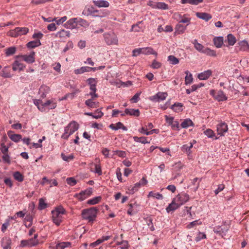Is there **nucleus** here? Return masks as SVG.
<instances>
[{"mask_svg":"<svg viewBox=\"0 0 249 249\" xmlns=\"http://www.w3.org/2000/svg\"><path fill=\"white\" fill-rule=\"evenodd\" d=\"M78 127L79 124L76 123V122H71L67 126L65 127L64 132L61 136L62 138L64 139H68L69 136H70L71 134H73V133L78 129Z\"/></svg>","mask_w":249,"mask_h":249,"instance_id":"5","label":"nucleus"},{"mask_svg":"<svg viewBox=\"0 0 249 249\" xmlns=\"http://www.w3.org/2000/svg\"><path fill=\"white\" fill-rule=\"evenodd\" d=\"M229 45L233 46L236 42V39L232 34H230L227 36Z\"/></svg>","mask_w":249,"mask_h":249,"instance_id":"41","label":"nucleus"},{"mask_svg":"<svg viewBox=\"0 0 249 249\" xmlns=\"http://www.w3.org/2000/svg\"><path fill=\"white\" fill-rule=\"evenodd\" d=\"M47 206V204L43 198H41L39 199V205L38 209L39 210H44Z\"/></svg>","mask_w":249,"mask_h":249,"instance_id":"57","label":"nucleus"},{"mask_svg":"<svg viewBox=\"0 0 249 249\" xmlns=\"http://www.w3.org/2000/svg\"><path fill=\"white\" fill-rule=\"evenodd\" d=\"M196 16L197 17L199 18L202 19L203 20L208 21L212 18V15H210L209 13H196Z\"/></svg>","mask_w":249,"mask_h":249,"instance_id":"30","label":"nucleus"},{"mask_svg":"<svg viewBox=\"0 0 249 249\" xmlns=\"http://www.w3.org/2000/svg\"><path fill=\"white\" fill-rule=\"evenodd\" d=\"M29 31L28 27H16L14 30H10L8 35L11 37H18L19 36L27 34Z\"/></svg>","mask_w":249,"mask_h":249,"instance_id":"7","label":"nucleus"},{"mask_svg":"<svg viewBox=\"0 0 249 249\" xmlns=\"http://www.w3.org/2000/svg\"><path fill=\"white\" fill-rule=\"evenodd\" d=\"M185 73L186 74L185 77V83L186 85L191 83L193 80L192 74L188 71H185Z\"/></svg>","mask_w":249,"mask_h":249,"instance_id":"37","label":"nucleus"},{"mask_svg":"<svg viewBox=\"0 0 249 249\" xmlns=\"http://www.w3.org/2000/svg\"><path fill=\"white\" fill-rule=\"evenodd\" d=\"M216 130L220 136H224L225 133L228 131V125L225 122H220L217 125Z\"/></svg>","mask_w":249,"mask_h":249,"instance_id":"12","label":"nucleus"},{"mask_svg":"<svg viewBox=\"0 0 249 249\" xmlns=\"http://www.w3.org/2000/svg\"><path fill=\"white\" fill-rule=\"evenodd\" d=\"M206 234L204 233H201V232H199V233H198L196 237V239H195V240L196 241H199L200 240H201V239H206Z\"/></svg>","mask_w":249,"mask_h":249,"instance_id":"61","label":"nucleus"},{"mask_svg":"<svg viewBox=\"0 0 249 249\" xmlns=\"http://www.w3.org/2000/svg\"><path fill=\"white\" fill-rule=\"evenodd\" d=\"M92 193V189L91 188H88V189L85 190L83 191L80 192L79 193H77L74 195L75 198H77L79 200H83L85 199L88 198L91 195Z\"/></svg>","mask_w":249,"mask_h":249,"instance_id":"10","label":"nucleus"},{"mask_svg":"<svg viewBox=\"0 0 249 249\" xmlns=\"http://www.w3.org/2000/svg\"><path fill=\"white\" fill-rule=\"evenodd\" d=\"M35 52H32L29 54H23L17 56L18 58H21L22 60L28 63H33L35 61Z\"/></svg>","mask_w":249,"mask_h":249,"instance_id":"13","label":"nucleus"},{"mask_svg":"<svg viewBox=\"0 0 249 249\" xmlns=\"http://www.w3.org/2000/svg\"><path fill=\"white\" fill-rule=\"evenodd\" d=\"M213 41L216 47L220 48L223 44V37H215Z\"/></svg>","mask_w":249,"mask_h":249,"instance_id":"31","label":"nucleus"},{"mask_svg":"<svg viewBox=\"0 0 249 249\" xmlns=\"http://www.w3.org/2000/svg\"><path fill=\"white\" fill-rule=\"evenodd\" d=\"M93 2L95 6L98 7H108L109 6V2L105 0H97V1L94 0Z\"/></svg>","mask_w":249,"mask_h":249,"instance_id":"23","label":"nucleus"},{"mask_svg":"<svg viewBox=\"0 0 249 249\" xmlns=\"http://www.w3.org/2000/svg\"><path fill=\"white\" fill-rule=\"evenodd\" d=\"M61 157L64 161H70L71 160H72L74 158V155L73 154H70L68 156L66 155L64 153H62L60 155Z\"/></svg>","mask_w":249,"mask_h":249,"instance_id":"44","label":"nucleus"},{"mask_svg":"<svg viewBox=\"0 0 249 249\" xmlns=\"http://www.w3.org/2000/svg\"><path fill=\"white\" fill-rule=\"evenodd\" d=\"M104 36L105 41L108 45H112V44L117 45V44H118V37L114 32L105 33Z\"/></svg>","mask_w":249,"mask_h":249,"instance_id":"6","label":"nucleus"},{"mask_svg":"<svg viewBox=\"0 0 249 249\" xmlns=\"http://www.w3.org/2000/svg\"><path fill=\"white\" fill-rule=\"evenodd\" d=\"M88 84L89 85V89L90 90L97 91L96 85L97 84V79L95 78H89L87 80Z\"/></svg>","mask_w":249,"mask_h":249,"instance_id":"20","label":"nucleus"},{"mask_svg":"<svg viewBox=\"0 0 249 249\" xmlns=\"http://www.w3.org/2000/svg\"><path fill=\"white\" fill-rule=\"evenodd\" d=\"M16 51V48L15 47H9L5 50V53L7 56H10L14 54Z\"/></svg>","mask_w":249,"mask_h":249,"instance_id":"58","label":"nucleus"},{"mask_svg":"<svg viewBox=\"0 0 249 249\" xmlns=\"http://www.w3.org/2000/svg\"><path fill=\"white\" fill-rule=\"evenodd\" d=\"M133 139L135 142H142L143 144H145V143H149V142H148L147 141L146 137H134Z\"/></svg>","mask_w":249,"mask_h":249,"instance_id":"51","label":"nucleus"},{"mask_svg":"<svg viewBox=\"0 0 249 249\" xmlns=\"http://www.w3.org/2000/svg\"><path fill=\"white\" fill-rule=\"evenodd\" d=\"M8 135L9 137L14 142H18L22 139V137L19 134H12L11 132H8Z\"/></svg>","mask_w":249,"mask_h":249,"instance_id":"27","label":"nucleus"},{"mask_svg":"<svg viewBox=\"0 0 249 249\" xmlns=\"http://www.w3.org/2000/svg\"><path fill=\"white\" fill-rule=\"evenodd\" d=\"M178 208V205L177 201V196H176L175 198H173L172 200V202L169 204V206L167 207L166 208V211L167 212H172V211H175L177 210Z\"/></svg>","mask_w":249,"mask_h":249,"instance_id":"17","label":"nucleus"},{"mask_svg":"<svg viewBox=\"0 0 249 249\" xmlns=\"http://www.w3.org/2000/svg\"><path fill=\"white\" fill-rule=\"evenodd\" d=\"M177 201L178 203V207H180L181 205H183L185 202L188 201L189 199V195L186 193H181L177 196Z\"/></svg>","mask_w":249,"mask_h":249,"instance_id":"15","label":"nucleus"},{"mask_svg":"<svg viewBox=\"0 0 249 249\" xmlns=\"http://www.w3.org/2000/svg\"><path fill=\"white\" fill-rule=\"evenodd\" d=\"M38 235L37 234L34 235V238L30 239L29 240H23L20 242V247H32V246H36L38 244V241L37 240Z\"/></svg>","mask_w":249,"mask_h":249,"instance_id":"9","label":"nucleus"},{"mask_svg":"<svg viewBox=\"0 0 249 249\" xmlns=\"http://www.w3.org/2000/svg\"><path fill=\"white\" fill-rule=\"evenodd\" d=\"M210 94L215 100L218 101H224L226 100L227 99L226 95L221 90H219V91H215L214 90H211L210 91Z\"/></svg>","mask_w":249,"mask_h":249,"instance_id":"11","label":"nucleus"},{"mask_svg":"<svg viewBox=\"0 0 249 249\" xmlns=\"http://www.w3.org/2000/svg\"><path fill=\"white\" fill-rule=\"evenodd\" d=\"M71 243L69 242H61L57 244V249H64L65 248H70Z\"/></svg>","mask_w":249,"mask_h":249,"instance_id":"49","label":"nucleus"},{"mask_svg":"<svg viewBox=\"0 0 249 249\" xmlns=\"http://www.w3.org/2000/svg\"><path fill=\"white\" fill-rule=\"evenodd\" d=\"M144 27L142 25V21L138 22L137 24L132 25L131 31H135V32H140V31H143Z\"/></svg>","mask_w":249,"mask_h":249,"instance_id":"26","label":"nucleus"},{"mask_svg":"<svg viewBox=\"0 0 249 249\" xmlns=\"http://www.w3.org/2000/svg\"><path fill=\"white\" fill-rule=\"evenodd\" d=\"M182 107L183 105L181 103H175L174 105H172V109L176 112L181 111V110H182Z\"/></svg>","mask_w":249,"mask_h":249,"instance_id":"50","label":"nucleus"},{"mask_svg":"<svg viewBox=\"0 0 249 249\" xmlns=\"http://www.w3.org/2000/svg\"><path fill=\"white\" fill-rule=\"evenodd\" d=\"M186 29V27L181 25L180 23L177 24L175 27V31L178 34H183Z\"/></svg>","mask_w":249,"mask_h":249,"instance_id":"39","label":"nucleus"},{"mask_svg":"<svg viewBox=\"0 0 249 249\" xmlns=\"http://www.w3.org/2000/svg\"><path fill=\"white\" fill-rule=\"evenodd\" d=\"M204 134L210 138H212L214 135V132L211 129H207L204 131Z\"/></svg>","mask_w":249,"mask_h":249,"instance_id":"63","label":"nucleus"},{"mask_svg":"<svg viewBox=\"0 0 249 249\" xmlns=\"http://www.w3.org/2000/svg\"><path fill=\"white\" fill-rule=\"evenodd\" d=\"M178 17L180 19L179 20V22H182L183 23H187V25L189 24L190 22V18H188L185 16V15H183V17L181 16L178 13L174 14V18H177V17Z\"/></svg>","mask_w":249,"mask_h":249,"instance_id":"25","label":"nucleus"},{"mask_svg":"<svg viewBox=\"0 0 249 249\" xmlns=\"http://www.w3.org/2000/svg\"><path fill=\"white\" fill-rule=\"evenodd\" d=\"M193 123L191 120L190 119H186V120H184L183 121L181 124V126L182 127H188L189 126L193 125Z\"/></svg>","mask_w":249,"mask_h":249,"instance_id":"53","label":"nucleus"},{"mask_svg":"<svg viewBox=\"0 0 249 249\" xmlns=\"http://www.w3.org/2000/svg\"><path fill=\"white\" fill-rule=\"evenodd\" d=\"M26 66L23 63L21 62L19 60H15L12 65V69L14 71L16 70H23Z\"/></svg>","mask_w":249,"mask_h":249,"instance_id":"19","label":"nucleus"},{"mask_svg":"<svg viewBox=\"0 0 249 249\" xmlns=\"http://www.w3.org/2000/svg\"><path fill=\"white\" fill-rule=\"evenodd\" d=\"M239 45L241 51H246L249 50V44H248L247 41H241L239 43Z\"/></svg>","mask_w":249,"mask_h":249,"instance_id":"36","label":"nucleus"},{"mask_svg":"<svg viewBox=\"0 0 249 249\" xmlns=\"http://www.w3.org/2000/svg\"><path fill=\"white\" fill-rule=\"evenodd\" d=\"M52 219L56 225H60L61 222L63 220L66 210L62 206L57 207L55 210H52Z\"/></svg>","mask_w":249,"mask_h":249,"instance_id":"2","label":"nucleus"},{"mask_svg":"<svg viewBox=\"0 0 249 249\" xmlns=\"http://www.w3.org/2000/svg\"><path fill=\"white\" fill-rule=\"evenodd\" d=\"M12 244V240L9 237H3L1 240V246L3 249H11L10 246Z\"/></svg>","mask_w":249,"mask_h":249,"instance_id":"22","label":"nucleus"},{"mask_svg":"<svg viewBox=\"0 0 249 249\" xmlns=\"http://www.w3.org/2000/svg\"><path fill=\"white\" fill-rule=\"evenodd\" d=\"M213 231L215 233L220 234L222 236H223V233L224 232V231L223 229L220 227H215L213 229Z\"/></svg>","mask_w":249,"mask_h":249,"instance_id":"62","label":"nucleus"},{"mask_svg":"<svg viewBox=\"0 0 249 249\" xmlns=\"http://www.w3.org/2000/svg\"><path fill=\"white\" fill-rule=\"evenodd\" d=\"M194 48L199 52L204 53L209 56H216V54L214 51L210 49V48H206L204 47L201 44L199 43L197 40H194L193 41Z\"/></svg>","mask_w":249,"mask_h":249,"instance_id":"4","label":"nucleus"},{"mask_svg":"<svg viewBox=\"0 0 249 249\" xmlns=\"http://www.w3.org/2000/svg\"><path fill=\"white\" fill-rule=\"evenodd\" d=\"M71 35L70 31L61 30L55 34V36L59 37L61 39H65L66 37H69Z\"/></svg>","mask_w":249,"mask_h":249,"instance_id":"21","label":"nucleus"},{"mask_svg":"<svg viewBox=\"0 0 249 249\" xmlns=\"http://www.w3.org/2000/svg\"><path fill=\"white\" fill-rule=\"evenodd\" d=\"M79 24L81 27H87L89 24L87 20L83 19L82 18H77V24Z\"/></svg>","mask_w":249,"mask_h":249,"instance_id":"48","label":"nucleus"},{"mask_svg":"<svg viewBox=\"0 0 249 249\" xmlns=\"http://www.w3.org/2000/svg\"><path fill=\"white\" fill-rule=\"evenodd\" d=\"M110 237L111 236H109V235H107V236H103L101 238H99L95 241V242L91 243L90 246H91L92 247H94V246L101 244V243L103 242V241L108 240Z\"/></svg>","mask_w":249,"mask_h":249,"instance_id":"34","label":"nucleus"},{"mask_svg":"<svg viewBox=\"0 0 249 249\" xmlns=\"http://www.w3.org/2000/svg\"><path fill=\"white\" fill-rule=\"evenodd\" d=\"M77 18H71L68 20L64 24V26L67 29H73L77 28Z\"/></svg>","mask_w":249,"mask_h":249,"instance_id":"16","label":"nucleus"},{"mask_svg":"<svg viewBox=\"0 0 249 249\" xmlns=\"http://www.w3.org/2000/svg\"><path fill=\"white\" fill-rule=\"evenodd\" d=\"M40 44L41 43L39 40L30 41V42L27 44V47L28 48H35L36 47V46H40Z\"/></svg>","mask_w":249,"mask_h":249,"instance_id":"46","label":"nucleus"},{"mask_svg":"<svg viewBox=\"0 0 249 249\" xmlns=\"http://www.w3.org/2000/svg\"><path fill=\"white\" fill-rule=\"evenodd\" d=\"M161 66V63L159 62V61H158L157 60H154L153 61L151 67V68H153L154 69H158L160 68Z\"/></svg>","mask_w":249,"mask_h":249,"instance_id":"60","label":"nucleus"},{"mask_svg":"<svg viewBox=\"0 0 249 249\" xmlns=\"http://www.w3.org/2000/svg\"><path fill=\"white\" fill-rule=\"evenodd\" d=\"M147 183V179L145 178H143L142 179L138 182L136 183L133 186H129L127 189V192L130 194H134L135 192L138 191L142 185H144Z\"/></svg>","mask_w":249,"mask_h":249,"instance_id":"8","label":"nucleus"},{"mask_svg":"<svg viewBox=\"0 0 249 249\" xmlns=\"http://www.w3.org/2000/svg\"><path fill=\"white\" fill-rule=\"evenodd\" d=\"M148 197H153V198H156L158 199L159 200H161L163 198V196L162 194H160L159 193H155V192L151 191L149 193V195H148Z\"/></svg>","mask_w":249,"mask_h":249,"instance_id":"40","label":"nucleus"},{"mask_svg":"<svg viewBox=\"0 0 249 249\" xmlns=\"http://www.w3.org/2000/svg\"><path fill=\"white\" fill-rule=\"evenodd\" d=\"M50 89L49 87L47 86H41L39 89V92L41 94V97L44 98L46 96V94L49 93Z\"/></svg>","mask_w":249,"mask_h":249,"instance_id":"29","label":"nucleus"},{"mask_svg":"<svg viewBox=\"0 0 249 249\" xmlns=\"http://www.w3.org/2000/svg\"><path fill=\"white\" fill-rule=\"evenodd\" d=\"M67 16H64L58 19L57 18H52V21H54L57 24H61L64 23L65 21L67 20Z\"/></svg>","mask_w":249,"mask_h":249,"instance_id":"56","label":"nucleus"},{"mask_svg":"<svg viewBox=\"0 0 249 249\" xmlns=\"http://www.w3.org/2000/svg\"><path fill=\"white\" fill-rule=\"evenodd\" d=\"M212 74V71L211 70H207L203 72L199 73L198 75V78L200 80H206L209 78Z\"/></svg>","mask_w":249,"mask_h":249,"instance_id":"24","label":"nucleus"},{"mask_svg":"<svg viewBox=\"0 0 249 249\" xmlns=\"http://www.w3.org/2000/svg\"><path fill=\"white\" fill-rule=\"evenodd\" d=\"M85 103L88 107H97L98 104H99V103H96V102H94L93 100L91 99V98L87 100Z\"/></svg>","mask_w":249,"mask_h":249,"instance_id":"47","label":"nucleus"},{"mask_svg":"<svg viewBox=\"0 0 249 249\" xmlns=\"http://www.w3.org/2000/svg\"><path fill=\"white\" fill-rule=\"evenodd\" d=\"M157 9H168L169 6L168 4L164 2H157Z\"/></svg>","mask_w":249,"mask_h":249,"instance_id":"55","label":"nucleus"},{"mask_svg":"<svg viewBox=\"0 0 249 249\" xmlns=\"http://www.w3.org/2000/svg\"><path fill=\"white\" fill-rule=\"evenodd\" d=\"M98 211L99 210L95 207L84 210L82 212V217L84 219H87L89 222H92L96 217Z\"/></svg>","mask_w":249,"mask_h":249,"instance_id":"3","label":"nucleus"},{"mask_svg":"<svg viewBox=\"0 0 249 249\" xmlns=\"http://www.w3.org/2000/svg\"><path fill=\"white\" fill-rule=\"evenodd\" d=\"M14 177L16 180L18 181H22L24 180V176L19 171H16L14 173Z\"/></svg>","mask_w":249,"mask_h":249,"instance_id":"52","label":"nucleus"},{"mask_svg":"<svg viewBox=\"0 0 249 249\" xmlns=\"http://www.w3.org/2000/svg\"><path fill=\"white\" fill-rule=\"evenodd\" d=\"M104 113L101 111L100 109L96 110L95 112L93 113V117L95 119L101 118V117L103 116Z\"/></svg>","mask_w":249,"mask_h":249,"instance_id":"59","label":"nucleus"},{"mask_svg":"<svg viewBox=\"0 0 249 249\" xmlns=\"http://www.w3.org/2000/svg\"><path fill=\"white\" fill-rule=\"evenodd\" d=\"M142 54H157V53L155 52L153 49H152L151 47H144V48H142Z\"/></svg>","mask_w":249,"mask_h":249,"instance_id":"32","label":"nucleus"},{"mask_svg":"<svg viewBox=\"0 0 249 249\" xmlns=\"http://www.w3.org/2000/svg\"><path fill=\"white\" fill-rule=\"evenodd\" d=\"M102 197L100 196H95V197L90 198L87 201V203L89 205H95V204L99 203L101 201Z\"/></svg>","mask_w":249,"mask_h":249,"instance_id":"38","label":"nucleus"},{"mask_svg":"<svg viewBox=\"0 0 249 249\" xmlns=\"http://www.w3.org/2000/svg\"><path fill=\"white\" fill-rule=\"evenodd\" d=\"M109 127L110 128L114 129V130H117L118 129H123L124 130H126V127L124 126V124L122 123V122H118L116 124H111L109 125Z\"/></svg>","mask_w":249,"mask_h":249,"instance_id":"28","label":"nucleus"},{"mask_svg":"<svg viewBox=\"0 0 249 249\" xmlns=\"http://www.w3.org/2000/svg\"><path fill=\"white\" fill-rule=\"evenodd\" d=\"M140 113V110L135 109V108H126L124 110V113H121V116H125V114H129V115L135 116L138 117Z\"/></svg>","mask_w":249,"mask_h":249,"instance_id":"18","label":"nucleus"},{"mask_svg":"<svg viewBox=\"0 0 249 249\" xmlns=\"http://www.w3.org/2000/svg\"><path fill=\"white\" fill-rule=\"evenodd\" d=\"M204 0H181V3H190L192 5H198L202 2Z\"/></svg>","mask_w":249,"mask_h":249,"instance_id":"45","label":"nucleus"},{"mask_svg":"<svg viewBox=\"0 0 249 249\" xmlns=\"http://www.w3.org/2000/svg\"><path fill=\"white\" fill-rule=\"evenodd\" d=\"M34 104L37 108L41 112H45L49 110L50 109H54L57 106V103L55 99L48 100L43 103L42 100L39 99H34Z\"/></svg>","mask_w":249,"mask_h":249,"instance_id":"1","label":"nucleus"},{"mask_svg":"<svg viewBox=\"0 0 249 249\" xmlns=\"http://www.w3.org/2000/svg\"><path fill=\"white\" fill-rule=\"evenodd\" d=\"M121 249H129V243L127 241L124 240L121 242Z\"/></svg>","mask_w":249,"mask_h":249,"instance_id":"64","label":"nucleus"},{"mask_svg":"<svg viewBox=\"0 0 249 249\" xmlns=\"http://www.w3.org/2000/svg\"><path fill=\"white\" fill-rule=\"evenodd\" d=\"M167 96L166 92H158L154 96H150L149 99L153 102H160V101L165 100Z\"/></svg>","mask_w":249,"mask_h":249,"instance_id":"14","label":"nucleus"},{"mask_svg":"<svg viewBox=\"0 0 249 249\" xmlns=\"http://www.w3.org/2000/svg\"><path fill=\"white\" fill-rule=\"evenodd\" d=\"M168 60L170 63L173 65L178 64L179 63V59L177 57H175L174 55H169L168 57Z\"/></svg>","mask_w":249,"mask_h":249,"instance_id":"54","label":"nucleus"},{"mask_svg":"<svg viewBox=\"0 0 249 249\" xmlns=\"http://www.w3.org/2000/svg\"><path fill=\"white\" fill-rule=\"evenodd\" d=\"M90 68L89 66H82V67L75 69L74 70V72L76 74H79V73H83L86 72V71H90Z\"/></svg>","mask_w":249,"mask_h":249,"instance_id":"33","label":"nucleus"},{"mask_svg":"<svg viewBox=\"0 0 249 249\" xmlns=\"http://www.w3.org/2000/svg\"><path fill=\"white\" fill-rule=\"evenodd\" d=\"M193 146V143L192 142H190L188 144H185L183 145L182 147H181V149L183 151H185L186 153H191L190 149Z\"/></svg>","mask_w":249,"mask_h":249,"instance_id":"43","label":"nucleus"},{"mask_svg":"<svg viewBox=\"0 0 249 249\" xmlns=\"http://www.w3.org/2000/svg\"><path fill=\"white\" fill-rule=\"evenodd\" d=\"M96 163L94 164L95 170L94 172L97 173L98 175H101L102 174V170L101 167V165L99 163L100 162V160L98 159H95Z\"/></svg>","mask_w":249,"mask_h":249,"instance_id":"35","label":"nucleus"},{"mask_svg":"<svg viewBox=\"0 0 249 249\" xmlns=\"http://www.w3.org/2000/svg\"><path fill=\"white\" fill-rule=\"evenodd\" d=\"M136 205H137L136 203H133V204H132V203H130L128 205L129 208L127 211L128 215H133L134 213H135L137 212V210H135L134 209V207Z\"/></svg>","mask_w":249,"mask_h":249,"instance_id":"42","label":"nucleus"}]
</instances>
